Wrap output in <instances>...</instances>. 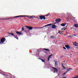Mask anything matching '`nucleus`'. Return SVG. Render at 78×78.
<instances>
[{"label":"nucleus","instance_id":"nucleus-20","mask_svg":"<svg viewBox=\"0 0 78 78\" xmlns=\"http://www.w3.org/2000/svg\"><path fill=\"white\" fill-rule=\"evenodd\" d=\"M55 66H58V62H55Z\"/></svg>","mask_w":78,"mask_h":78},{"label":"nucleus","instance_id":"nucleus-36","mask_svg":"<svg viewBox=\"0 0 78 78\" xmlns=\"http://www.w3.org/2000/svg\"><path fill=\"white\" fill-rule=\"evenodd\" d=\"M54 25H55V24H56V23H54Z\"/></svg>","mask_w":78,"mask_h":78},{"label":"nucleus","instance_id":"nucleus-40","mask_svg":"<svg viewBox=\"0 0 78 78\" xmlns=\"http://www.w3.org/2000/svg\"><path fill=\"white\" fill-rule=\"evenodd\" d=\"M28 19V20H30V19Z\"/></svg>","mask_w":78,"mask_h":78},{"label":"nucleus","instance_id":"nucleus-31","mask_svg":"<svg viewBox=\"0 0 78 78\" xmlns=\"http://www.w3.org/2000/svg\"><path fill=\"white\" fill-rule=\"evenodd\" d=\"M61 33L60 31H59L58 33Z\"/></svg>","mask_w":78,"mask_h":78},{"label":"nucleus","instance_id":"nucleus-39","mask_svg":"<svg viewBox=\"0 0 78 78\" xmlns=\"http://www.w3.org/2000/svg\"><path fill=\"white\" fill-rule=\"evenodd\" d=\"M34 28H37V27H35Z\"/></svg>","mask_w":78,"mask_h":78},{"label":"nucleus","instance_id":"nucleus-23","mask_svg":"<svg viewBox=\"0 0 78 78\" xmlns=\"http://www.w3.org/2000/svg\"><path fill=\"white\" fill-rule=\"evenodd\" d=\"M22 30H23V31H24L25 30V29H24V27H22Z\"/></svg>","mask_w":78,"mask_h":78},{"label":"nucleus","instance_id":"nucleus-41","mask_svg":"<svg viewBox=\"0 0 78 78\" xmlns=\"http://www.w3.org/2000/svg\"><path fill=\"white\" fill-rule=\"evenodd\" d=\"M71 55H72V54H71Z\"/></svg>","mask_w":78,"mask_h":78},{"label":"nucleus","instance_id":"nucleus-26","mask_svg":"<svg viewBox=\"0 0 78 78\" xmlns=\"http://www.w3.org/2000/svg\"><path fill=\"white\" fill-rule=\"evenodd\" d=\"M48 61H50V58L48 57Z\"/></svg>","mask_w":78,"mask_h":78},{"label":"nucleus","instance_id":"nucleus-17","mask_svg":"<svg viewBox=\"0 0 78 78\" xmlns=\"http://www.w3.org/2000/svg\"><path fill=\"white\" fill-rule=\"evenodd\" d=\"M43 50H46V51H50V50L47 49H46V48H43Z\"/></svg>","mask_w":78,"mask_h":78},{"label":"nucleus","instance_id":"nucleus-28","mask_svg":"<svg viewBox=\"0 0 78 78\" xmlns=\"http://www.w3.org/2000/svg\"><path fill=\"white\" fill-rule=\"evenodd\" d=\"M66 73H64L63 74V75H65V74H66Z\"/></svg>","mask_w":78,"mask_h":78},{"label":"nucleus","instance_id":"nucleus-10","mask_svg":"<svg viewBox=\"0 0 78 78\" xmlns=\"http://www.w3.org/2000/svg\"><path fill=\"white\" fill-rule=\"evenodd\" d=\"M73 44L76 47H78V43H74Z\"/></svg>","mask_w":78,"mask_h":78},{"label":"nucleus","instance_id":"nucleus-37","mask_svg":"<svg viewBox=\"0 0 78 78\" xmlns=\"http://www.w3.org/2000/svg\"><path fill=\"white\" fill-rule=\"evenodd\" d=\"M4 19L6 20V19H7L5 18V19Z\"/></svg>","mask_w":78,"mask_h":78},{"label":"nucleus","instance_id":"nucleus-2","mask_svg":"<svg viewBox=\"0 0 78 78\" xmlns=\"http://www.w3.org/2000/svg\"><path fill=\"white\" fill-rule=\"evenodd\" d=\"M6 39L5 38H3L0 40V42L1 43H4L5 42Z\"/></svg>","mask_w":78,"mask_h":78},{"label":"nucleus","instance_id":"nucleus-35","mask_svg":"<svg viewBox=\"0 0 78 78\" xmlns=\"http://www.w3.org/2000/svg\"><path fill=\"white\" fill-rule=\"evenodd\" d=\"M73 18L74 19H75V18L74 17H73Z\"/></svg>","mask_w":78,"mask_h":78},{"label":"nucleus","instance_id":"nucleus-16","mask_svg":"<svg viewBox=\"0 0 78 78\" xmlns=\"http://www.w3.org/2000/svg\"><path fill=\"white\" fill-rule=\"evenodd\" d=\"M72 69V68H70L68 69H67V71L66 72V73H67L70 70H71Z\"/></svg>","mask_w":78,"mask_h":78},{"label":"nucleus","instance_id":"nucleus-3","mask_svg":"<svg viewBox=\"0 0 78 78\" xmlns=\"http://www.w3.org/2000/svg\"><path fill=\"white\" fill-rule=\"evenodd\" d=\"M24 17V15H20L14 16L12 18V19H14V18H17V17Z\"/></svg>","mask_w":78,"mask_h":78},{"label":"nucleus","instance_id":"nucleus-42","mask_svg":"<svg viewBox=\"0 0 78 78\" xmlns=\"http://www.w3.org/2000/svg\"><path fill=\"white\" fill-rule=\"evenodd\" d=\"M71 29H72V28H71Z\"/></svg>","mask_w":78,"mask_h":78},{"label":"nucleus","instance_id":"nucleus-27","mask_svg":"<svg viewBox=\"0 0 78 78\" xmlns=\"http://www.w3.org/2000/svg\"><path fill=\"white\" fill-rule=\"evenodd\" d=\"M63 48L66 50V48L65 47H63Z\"/></svg>","mask_w":78,"mask_h":78},{"label":"nucleus","instance_id":"nucleus-14","mask_svg":"<svg viewBox=\"0 0 78 78\" xmlns=\"http://www.w3.org/2000/svg\"><path fill=\"white\" fill-rule=\"evenodd\" d=\"M61 65H62V67H63V68L64 69H66V67H65L64 66V65H63V63H62Z\"/></svg>","mask_w":78,"mask_h":78},{"label":"nucleus","instance_id":"nucleus-43","mask_svg":"<svg viewBox=\"0 0 78 78\" xmlns=\"http://www.w3.org/2000/svg\"><path fill=\"white\" fill-rule=\"evenodd\" d=\"M61 33H62V32H61Z\"/></svg>","mask_w":78,"mask_h":78},{"label":"nucleus","instance_id":"nucleus-45","mask_svg":"<svg viewBox=\"0 0 78 78\" xmlns=\"http://www.w3.org/2000/svg\"><path fill=\"white\" fill-rule=\"evenodd\" d=\"M77 50H78V49H77Z\"/></svg>","mask_w":78,"mask_h":78},{"label":"nucleus","instance_id":"nucleus-30","mask_svg":"<svg viewBox=\"0 0 78 78\" xmlns=\"http://www.w3.org/2000/svg\"><path fill=\"white\" fill-rule=\"evenodd\" d=\"M9 34L10 35H11V34L10 33H9Z\"/></svg>","mask_w":78,"mask_h":78},{"label":"nucleus","instance_id":"nucleus-6","mask_svg":"<svg viewBox=\"0 0 78 78\" xmlns=\"http://www.w3.org/2000/svg\"><path fill=\"white\" fill-rule=\"evenodd\" d=\"M56 22H60L61 21V19L58 18L56 19L55 20Z\"/></svg>","mask_w":78,"mask_h":78},{"label":"nucleus","instance_id":"nucleus-34","mask_svg":"<svg viewBox=\"0 0 78 78\" xmlns=\"http://www.w3.org/2000/svg\"><path fill=\"white\" fill-rule=\"evenodd\" d=\"M1 41H0V44H1Z\"/></svg>","mask_w":78,"mask_h":78},{"label":"nucleus","instance_id":"nucleus-15","mask_svg":"<svg viewBox=\"0 0 78 78\" xmlns=\"http://www.w3.org/2000/svg\"><path fill=\"white\" fill-rule=\"evenodd\" d=\"M74 27H75L76 28H78V25L77 24H75L74 25Z\"/></svg>","mask_w":78,"mask_h":78},{"label":"nucleus","instance_id":"nucleus-13","mask_svg":"<svg viewBox=\"0 0 78 78\" xmlns=\"http://www.w3.org/2000/svg\"><path fill=\"white\" fill-rule=\"evenodd\" d=\"M51 24H52L51 23H50V24L46 25H45V27H49V26H50V25H51Z\"/></svg>","mask_w":78,"mask_h":78},{"label":"nucleus","instance_id":"nucleus-8","mask_svg":"<svg viewBox=\"0 0 78 78\" xmlns=\"http://www.w3.org/2000/svg\"><path fill=\"white\" fill-rule=\"evenodd\" d=\"M65 47H66V48H67V49H70V47L69 46V45H66Z\"/></svg>","mask_w":78,"mask_h":78},{"label":"nucleus","instance_id":"nucleus-9","mask_svg":"<svg viewBox=\"0 0 78 78\" xmlns=\"http://www.w3.org/2000/svg\"><path fill=\"white\" fill-rule=\"evenodd\" d=\"M66 23H62V24H61V26L62 27H65L66 25Z\"/></svg>","mask_w":78,"mask_h":78},{"label":"nucleus","instance_id":"nucleus-38","mask_svg":"<svg viewBox=\"0 0 78 78\" xmlns=\"http://www.w3.org/2000/svg\"><path fill=\"white\" fill-rule=\"evenodd\" d=\"M26 17H30V16H26Z\"/></svg>","mask_w":78,"mask_h":78},{"label":"nucleus","instance_id":"nucleus-29","mask_svg":"<svg viewBox=\"0 0 78 78\" xmlns=\"http://www.w3.org/2000/svg\"><path fill=\"white\" fill-rule=\"evenodd\" d=\"M47 16H50V14H48L47 15Z\"/></svg>","mask_w":78,"mask_h":78},{"label":"nucleus","instance_id":"nucleus-24","mask_svg":"<svg viewBox=\"0 0 78 78\" xmlns=\"http://www.w3.org/2000/svg\"><path fill=\"white\" fill-rule=\"evenodd\" d=\"M11 35H12V36H14H14H15V35H14V34H11Z\"/></svg>","mask_w":78,"mask_h":78},{"label":"nucleus","instance_id":"nucleus-4","mask_svg":"<svg viewBox=\"0 0 78 78\" xmlns=\"http://www.w3.org/2000/svg\"><path fill=\"white\" fill-rule=\"evenodd\" d=\"M26 28H27L29 30H33V27H32L26 26Z\"/></svg>","mask_w":78,"mask_h":78},{"label":"nucleus","instance_id":"nucleus-12","mask_svg":"<svg viewBox=\"0 0 78 78\" xmlns=\"http://www.w3.org/2000/svg\"><path fill=\"white\" fill-rule=\"evenodd\" d=\"M56 26L55 25H52V28H53V29L56 28Z\"/></svg>","mask_w":78,"mask_h":78},{"label":"nucleus","instance_id":"nucleus-44","mask_svg":"<svg viewBox=\"0 0 78 78\" xmlns=\"http://www.w3.org/2000/svg\"><path fill=\"white\" fill-rule=\"evenodd\" d=\"M16 37H17V36H16Z\"/></svg>","mask_w":78,"mask_h":78},{"label":"nucleus","instance_id":"nucleus-22","mask_svg":"<svg viewBox=\"0 0 78 78\" xmlns=\"http://www.w3.org/2000/svg\"><path fill=\"white\" fill-rule=\"evenodd\" d=\"M52 56H53V55H50L49 57H48L49 58H50V57Z\"/></svg>","mask_w":78,"mask_h":78},{"label":"nucleus","instance_id":"nucleus-21","mask_svg":"<svg viewBox=\"0 0 78 78\" xmlns=\"http://www.w3.org/2000/svg\"><path fill=\"white\" fill-rule=\"evenodd\" d=\"M54 37H54V36H51V37H50L51 39H53V38H54Z\"/></svg>","mask_w":78,"mask_h":78},{"label":"nucleus","instance_id":"nucleus-33","mask_svg":"<svg viewBox=\"0 0 78 78\" xmlns=\"http://www.w3.org/2000/svg\"><path fill=\"white\" fill-rule=\"evenodd\" d=\"M62 34L61 33H60V34Z\"/></svg>","mask_w":78,"mask_h":78},{"label":"nucleus","instance_id":"nucleus-19","mask_svg":"<svg viewBox=\"0 0 78 78\" xmlns=\"http://www.w3.org/2000/svg\"><path fill=\"white\" fill-rule=\"evenodd\" d=\"M66 30V28L65 27H63L61 29V30Z\"/></svg>","mask_w":78,"mask_h":78},{"label":"nucleus","instance_id":"nucleus-7","mask_svg":"<svg viewBox=\"0 0 78 78\" xmlns=\"http://www.w3.org/2000/svg\"><path fill=\"white\" fill-rule=\"evenodd\" d=\"M52 68L54 69V70L55 71V72H58V69L54 67H52Z\"/></svg>","mask_w":78,"mask_h":78},{"label":"nucleus","instance_id":"nucleus-25","mask_svg":"<svg viewBox=\"0 0 78 78\" xmlns=\"http://www.w3.org/2000/svg\"><path fill=\"white\" fill-rule=\"evenodd\" d=\"M14 37H15V38H16V39H17V40L19 39V38H18V37H16L15 36H14Z\"/></svg>","mask_w":78,"mask_h":78},{"label":"nucleus","instance_id":"nucleus-18","mask_svg":"<svg viewBox=\"0 0 78 78\" xmlns=\"http://www.w3.org/2000/svg\"><path fill=\"white\" fill-rule=\"evenodd\" d=\"M39 59L41 60V61H42V62H45V61L44 60H43L41 58H39Z\"/></svg>","mask_w":78,"mask_h":78},{"label":"nucleus","instance_id":"nucleus-11","mask_svg":"<svg viewBox=\"0 0 78 78\" xmlns=\"http://www.w3.org/2000/svg\"><path fill=\"white\" fill-rule=\"evenodd\" d=\"M16 34H18V35H20V34H22V33L21 32L18 31L16 32Z\"/></svg>","mask_w":78,"mask_h":78},{"label":"nucleus","instance_id":"nucleus-32","mask_svg":"<svg viewBox=\"0 0 78 78\" xmlns=\"http://www.w3.org/2000/svg\"><path fill=\"white\" fill-rule=\"evenodd\" d=\"M44 16H48V15H44Z\"/></svg>","mask_w":78,"mask_h":78},{"label":"nucleus","instance_id":"nucleus-1","mask_svg":"<svg viewBox=\"0 0 78 78\" xmlns=\"http://www.w3.org/2000/svg\"><path fill=\"white\" fill-rule=\"evenodd\" d=\"M39 18L40 20H43V19L44 20H45V17L43 16H40Z\"/></svg>","mask_w":78,"mask_h":78},{"label":"nucleus","instance_id":"nucleus-5","mask_svg":"<svg viewBox=\"0 0 78 78\" xmlns=\"http://www.w3.org/2000/svg\"><path fill=\"white\" fill-rule=\"evenodd\" d=\"M24 17H28V18H30V19H33L34 16L24 15Z\"/></svg>","mask_w":78,"mask_h":78}]
</instances>
